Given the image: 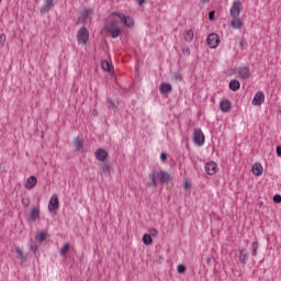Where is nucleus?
<instances>
[{
  "label": "nucleus",
  "instance_id": "f704fd0d",
  "mask_svg": "<svg viewBox=\"0 0 281 281\" xmlns=\"http://www.w3.org/2000/svg\"><path fill=\"white\" fill-rule=\"evenodd\" d=\"M15 254H18V256H20L21 260L25 259V256L23 255V250H21V248L16 247Z\"/></svg>",
  "mask_w": 281,
  "mask_h": 281
},
{
  "label": "nucleus",
  "instance_id": "72a5a7b5",
  "mask_svg": "<svg viewBox=\"0 0 281 281\" xmlns=\"http://www.w3.org/2000/svg\"><path fill=\"white\" fill-rule=\"evenodd\" d=\"M252 256H258V241L252 243Z\"/></svg>",
  "mask_w": 281,
  "mask_h": 281
},
{
  "label": "nucleus",
  "instance_id": "c9c22d12",
  "mask_svg": "<svg viewBox=\"0 0 281 281\" xmlns=\"http://www.w3.org/2000/svg\"><path fill=\"white\" fill-rule=\"evenodd\" d=\"M173 78L177 82H181V80H183V77L179 72H175Z\"/></svg>",
  "mask_w": 281,
  "mask_h": 281
},
{
  "label": "nucleus",
  "instance_id": "0eeeda50",
  "mask_svg": "<svg viewBox=\"0 0 281 281\" xmlns=\"http://www.w3.org/2000/svg\"><path fill=\"white\" fill-rule=\"evenodd\" d=\"M237 74L240 80H249L251 78V68L249 66H240L237 69Z\"/></svg>",
  "mask_w": 281,
  "mask_h": 281
},
{
  "label": "nucleus",
  "instance_id": "49530a36",
  "mask_svg": "<svg viewBox=\"0 0 281 281\" xmlns=\"http://www.w3.org/2000/svg\"><path fill=\"white\" fill-rule=\"evenodd\" d=\"M212 172H216V162H212Z\"/></svg>",
  "mask_w": 281,
  "mask_h": 281
},
{
  "label": "nucleus",
  "instance_id": "20e7f679",
  "mask_svg": "<svg viewBox=\"0 0 281 281\" xmlns=\"http://www.w3.org/2000/svg\"><path fill=\"white\" fill-rule=\"evenodd\" d=\"M193 144H195V146H203V144H205V134H203L201 128L193 131Z\"/></svg>",
  "mask_w": 281,
  "mask_h": 281
},
{
  "label": "nucleus",
  "instance_id": "473e14b6",
  "mask_svg": "<svg viewBox=\"0 0 281 281\" xmlns=\"http://www.w3.org/2000/svg\"><path fill=\"white\" fill-rule=\"evenodd\" d=\"M30 251H33L34 256H36L37 251H38V245L36 244H31L30 245Z\"/></svg>",
  "mask_w": 281,
  "mask_h": 281
},
{
  "label": "nucleus",
  "instance_id": "f3484780",
  "mask_svg": "<svg viewBox=\"0 0 281 281\" xmlns=\"http://www.w3.org/2000/svg\"><path fill=\"white\" fill-rule=\"evenodd\" d=\"M220 109L223 111V113H228V111L232 110V103L229 100H224L220 103Z\"/></svg>",
  "mask_w": 281,
  "mask_h": 281
},
{
  "label": "nucleus",
  "instance_id": "58836bf2",
  "mask_svg": "<svg viewBox=\"0 0 281 281\" xmlns=\"http://www.w3.org/2000/svg\"><path fill=\"white\" fill-rule=\"evenodd\" d=\"M157 234H159V232L157 231V228H150L149 229V236L153 238L155 236H157Z\"/></svg>",
  "mask_w": 281,
  "mask_h": 281
},
{
  "label": "nucleus",
  "instance_id": "b1692460",
  "mask_svg": "<svg viewBox=\"0 0 281 281\" xmlns=\"http://www.w3.org/2000/svg\"><path fill=\"white\" fill-rule=\"evenodd\" d=\"M247 258H249V254H247V250L243 249L239 252V260L243 262V265L247 263Z\"/></svg>",
  "mask_w": 281,
  "mask_h": 281
},
{
  "label": "nucleus",
  "instance_id": "2eb2a0df",
  "mask_svg": "<svg viewBox=\"0 0 281 281\" xmlns=\"http://www.w3.org/2000/svg\"><path fill=\"white\" fill-rule=\"evenodd\" d=\"M52 5H54V0H45L44 4L40 9L41 14H46V12H49V10H52Z\"/></svg>",
  "mask_w": 281,
  "mask_h": 281
},
{
  "label": "nucleus",
  "instance_id": "423d86ee",
  "mask_svg": "<svg viewBox=\"0 0 281 281\" xmlns=\"http://www.w3.org/2000/svg\"><path fill=\"white\" fill-rule=\"evenodd\" d=\"M240 12H243V2H240V0H236L231 7L229 14L232 18L240 16Z\"/></svg>",
  "mask_w": 281,
  "mask_h": 281
},
{
  "label": "nucleus",
  "instance_id": "aec40b11",
  "mask_svg": "<svg viewBox=\"0 0 281 281\" xmlns=\"http://www.w3.org/2000/svg\"><path fill=\"white\" fill-rule=\"evenodd\" d=\"M108 34H110L111 38H117L120 36V34H122V29H110L108 31Z\"/></svg>",
  "mask_w": 281,
  "mask_h": 281
},
{
  "label": "nucleus",
  "instance_id": "a19ab883",
  "mask_svg": "<svg viewBox=\"0 0 281 281\" xmlns=\"http://www.w3.org/2000/svg\"><path fill=\"white\" fill-rule=\"evenodd\" d=\"M273 201H274V203H281V195L280 194H276L273 196Z\"/></svg>",
  "mask_w": 281,
  "mask_h": 281
},
{
  "label": "nucleus",
  "instance_id": "3c124183",
  "mask_svg": "<svg viewBox=\"0 0 281 281\" xmlns=\"http://www.w3.org/2000/svg\"><path fill=\"white\" fill-rule=\"evenodd\" d=\"M211 260H212V259H211L210 257L206 258L207 265H210Z\"/></svg>",
  "mask_w": 281,
  "mask_h": 281
},
{
  "label": "nucleus",
  "instance_id": "cd10ccee",
  "mask_svg": "<svg viewBox=\"0 0 281 281\" xmlns=\"http://www.w3.org/2000/svg\"><path fill=\"white\" fill-rule=\"evenodd\" d=\"M143 243L144 245H153V237L150 236V234L143 235Z\"/></svg>",
  "mask_w": 281,
  "mask_h": 281
},
{
  "label": "nucleus",
  "instance_id": "393cba45",
  "mask_svg": "<svg viewBox=\"0 0 281 281\" xmlns=\"http://www.w3.org/2000/svg\"><path fill=\"white\" fill-rule=\"evenodd\" d=\"M91 12H93V10L86 8L83 11L80 12V19H82V21H87V19H89V14H91Z\"/></svg>",
  "mask_w": 281,
  "mask_h": 281
},
{
  "label": "nucleus",
  "instance_id": "f257e3e1",
  "mask_svg": "<svg viewBox=\"0 0 281 281\" xmlns=\"http://www.w3.org/2000/svg\"><path fill=\"white\" fill-rule=\"evenodd\" d=\"M148 179H149V181L147 182V187L148 188H157V181H159V183L161 186H168L170 183L172 177L170 176V172L162 169L158 172L151 171L148 175Z\"/></svg>",
  "mask_w": 281,
  "mask_h": 281
},
{
  "label": "nucleus",
  "instance_id": "2f4dec72",
  "mask_svg": "<svg viewBox=\"0 0 281 281\" xmlns=\"http://www.w3.org/2000/svg\"><path fill=\"white\" fill-rule=\"evenodd\" d=\"M211 168H212V160H210V161H207L205 164V172H206V175L212 176V172H210Z\"/></svg>",
  "mask_w": 281,
  "mask_h": 281
},
{
  "label": "nucleus",
  "instance_id": "7c9ffc66",
  "mask_svg": "<svg viewBox=\"0 0 281 281\" xmlns=\"http://www.w3.org/2000/svg\"><path fill=\"white\" fill-rule=\"evenodd\" d=\"M21 203L24 207H30V198L29 196L22 198Z\"/></svg>",
  "mask_w": 281,
  "mask_h": 281
},
{
  "label": "nucleus",
  "instance_id": "7ed1b4c3",
  "mask_svg": "<svg viewBox=\"0 0 281 281\" xmlns=\"http://www.w3.org/2000/svg\"><path fill=\"white\" fill-rule=\"evenodd\" d=\"M88 41H89V30H87L85 26H82L77 32V43L79 45H87Z\"/></svg>",
  "mask_w": 281,
  "mask_h": 281
},
{
  "label": "nucleus",
  "instance_id": "c756f323",
  "mask_svg": "<svg viewBox=\"0 0 281 281\" xmlns=\"http://www.w3.org/2000/svg\"><path fill=\"white\" fill-rule=\"evenodd\" d=\"M108 106H109V109H111L112 111H115V109H117V105H115V101L112 100L111 98H108Z\"/></svg>",
  "mask_w": 281,
  "mask_h": 281
},
{
  "label": "nucleus",
  "instance_id": "09e8293b",
  "mask_svg": "<svg viewBox=\"0 0 281 281\" xmlns=\"http://www.w3.org/2000/svg\"><path fill=\"white\" fill-rule=\"evenodd\" d=\"M209 21H212V11H209Z\"/></svg>",
  "mask_w": 281,
  "mask_h": 281
},
{
  "label": "nucleus",
  "instance_id": "f03ea898",
  "mask_svg": "<svg viewBox=\"0 0 281 281\" xmlns=\"http://www.w3.org/2000/svg\"><path fill=\"white\" fill-rule=\"evenodd\" d=\"M112 16H117V19H120L121 23H123L125 27H133V25L135 24V21L131 16L125 15L124 13L112 12Z\"/></svg>",
  "mask_w": 281,
  "mask_h": 281
},
{
  "label": "nucleus",
  "instance_id": "dca6fc26",
  "mask_svg": "<svg viewBox=\"0 0 281 281\" xmlns=\"http://www.w3.org/2000/svg\"><path fill=\"white\" fill-rule=\"evenodd\" d=\"M72 146L75 148V150L77 153H80V150H82L85 148V143L82 142V139H80V137L78 136L77 138H75L72 140Z\"/></svg>",
  "mask_w": 281,
  "mask_h": 281
},
{
  "label": "nucleus",
  "instance_id": "412c9836",
  "mask_svg": "<svg viewBox=\"0 0 281 281\" xmlns=\"http://www.w3.org/2000/svg\"><path fill=\"white\" fill-rule=\"evenodd\" d=\"M252 173L256 176V177H261L262 175V165L260 164H255L252 166Z\"/></svg>",
  "mask_w": 281,
  "mask_h": 281
},
{
  "label": "nucleus",
  "instance_id": "864d4df0",
  "mask_svg": "<svg viewBox=\"0 0 281 281\" xmlns=\"http://www.w3.org/2000/svg\"><path fill=\"white\" fill-rule=\"evenodd\" d=\"M240 45H243V42H240Z\"/></svg>",
  "mask_w": 281,
  "mask_h": 281
},
{
  "label": "nucleus",
  "instance_id": "9d476101",
  "mask_svg": "<svg viewBox=\"0 0 281 281\" xmlns=\"http://www.w3.org/2000/svg\"><path fill=\"white\" fill-rule=\"evenodd\" d=\"M94 157L97 161L104 162L105 159H109V151H106L104 148H99L95 150Z\"/></svg>",
  "mask_w": 281,
  "mask_h": 281
},
{
  "label": "nucleus",
  "instance_id": "9b49d317",
  "mask_svg": "<svg viewBox=\"0 0 281 281\" xmlns=\"http://www.w3.org/2000/svg\"><path fill=\"white\" fill-rule=\"evenodd\" d=\"M263 103H265V93H263L262 91H258V92L255 94L251 104H252L254 106H260V105L263 104Z\"/></svg>",
  "mask_w": 281,
  "mask_h": 281
},
{
  "label": "nucleus",
  "instance_id": "603ef678",
  "mask_svg": "<svg viewBox=\"0 0 281 281\" xmlns=\"http://www.w3.org/2000/svg\"><path fill=\"white\" fill-rule=\"evenodd\" d=\"M212 21H214V11H212Z\"/></svg>",
  "mask_w": 281,
  "mask_h": 281
},
{
  "label": "nucleus",
  "instance_id": "79ce46f5",
  "mask_svg": "<svg viewBox=\"0 0 281 281\" xmlns=\"http://www.w3.org/2000/svg\"><path fill=\"white\" fill-rule=\"evenodd\" d=\"M167 159H168V155H166V153H161L160 160L165 162Z\"/></svg>",
  "mask_w": 281,
  "mask_h": 281
},
{
  "label": "nucleus",
  "instance_id": "a18cd8bd",
  "mask_svg": "<svg viewBox=\"0 0 281 281\" xmlns=\"http://www.w3.org/2000/svg\"><path fill=\"white\" fill-rule=\"evenodd\" d=\"M183 188H184V190H188V188H190V183H188V181H184L183 182Z\"/></svg>",
  "mask_w": 281,
  "mask_h": 281
},
{
  "label": "nucleus",
  "instance_id": "6ab92c4d",
  "mask_svg": "<svg viewBox=\"0 0 281 281\" xmlns=\"http://www.w3.org/2000/svg\"><path fill=\"white\" fill-rule=\"evenodd\" d=\"M35 240H37V243H44V240H47V232L45 231L37 232L35 235Z\"/></svg>",
  "mask_w": 281,
  "mask_h": 281
},
{
  "label": "nucleus",
  "instance_id": "37998d69",
  "mask_svg": "<svg viewBox=\"0 0 281 281\" xmlns=\"http://www.w3.org/2000/svg\"><path fill=\"white\" fill-rule=\"evenodd\" d=\"M183 54H187V56H190V47L182 48Z\"/></svg>",
  "mask_w": 281,
  "mask_h": 281
},
{
  "label": "nucleus",
  "instance_id": "5701e85b",
  "mask_svg": "<svg viewBox=\"0 0 281 281\" xmlns=\"http://www.w3.org/2000/svg\"><path fill=\"white\" fill-rule=\"evenodd\" d=\"M229 89L231 91H238V89H240V81L233 79L229 82Z\"/></svg>",
  "mask_w": 281,
  "mask_h": 281
},
{
  "label": "nucleus",
  "instance_id": "4468645a",
  "mask_svg": "<svg viewBox=\"0 0 281 281\" xmlns=\"http://www.w3.org/2000/svg\"><path fill=\"white\" fill-rule=\"evenodd\" d=\"M36 183H37L36 176H30L26 180V183L24 184V188H26V190H32L33 188L36 187Z\"/></svg>",
  "mask_w": 281,
  "mask_h": 281
},
{
  "label": "nucleus",
  "instance_id": "f8f14e48",
  "mask_svg": "<svg viewBox=\"0 0 281 281\" xmlns=\"http://www.w3.org/2000/svg\"><path fill=\"white\" fill-rule=\"evenodd\" d=\"M233 30H240L244 25L243 19L240 16H233L231 21Z\"/></svg>",
  "mask_w": 281,
  "mask_h": 281
},
{
  "label": "nucleus",
  "instance_id": "ddd939ff",
  "mask_svg": "<svg viewBox=\"0 0 281 281\" xmlns=\"http://www.w3.org/2000/svg\"><path fill=\"white\" fill-rule=\"evenodd\" d=\"M171 92H172V85L166 83V82L160 83L159 93H161V95H166V93H171Z\"/></svg>",
  "mask_w": 281,
  "mask_h": 281
},
{
  "label": "nucleus",
  "instance_id": "ea45409f",
  "mask_svg": "<svg viewBox=\"0 0 281 281\" xmlns=\"http://www.w3.org/2000/svg\"><path fill=\"white\" fill-rule=\"evenodd\" d=\"M206 44L209 45L210 48H212V33H210L206 37Z\"/></svg>",
  "mask_w": 281,
  "mask_h": 281
},
{
  "label": "nucleus",
  "instance_id": "6e6552de",
  "mask_svg": "<svg viewBox=\"0 0 281 281\" xmlns=\"http://www.w3.org/2000/svg\"><path fill=\"white\" fill-rule=\"evenodd\" d=\"M113 13H111V15L109 16V19L106 20V22L104 23V30H115L120 27V21H117V19L113 18Z\"/></svg>",
  "mask_w": 281,
  "mask_h": 281
},
{
  "label": "nucleus",
  "instance_id": "4be33fe9",
  "mask_svg": "<svg viewBox=\"0 0 281 281\" xmlns=\"http://www.w3.org/2000/svg\"><path fill=\"white\" fill-rule=\"evenodd\" d=\"M212 49H215V47H218L221 45V37H218V34L212 33Z\"/></svg>",
  "mask_w": 281,
  "mask_h": 281
},
{
  "label": "nucleus",
  "instance_id": "c03bdc74",
  "mask_svg": "<svg viewBox=\"0 0 281 281\" xmlns=\"http://www.w3.org/2000/svg\"><path fill=\"white\" fill-rule=\"evenodd\" d=\"M277 155L278 157H281V146H277Z\"/></svg>",
  "mask_w": 281,
  "mask_h": 281
},
{
  "label": "nucleus",
  "instance_id": "de8ad7c7",
  "mask_svg": "<svg viewBox=\"0 0 281 281\" xmlns=\"http://www.w3.org/2000/svg\"><path fill=\"white\" fill-rule=\"evenodd\" d=\"M138 5H144L146 3V0H137Z\"/></svg>",
  "mask_w": 281,
  "mask_h": 281
},
{
  "label": "nucleus",
  "instance_id": "a878e982",
  "mask_svg": "<svg viewBox=\"0 0 281 281\" xmlns=\"http://www.w3.org/2000/svg\"><path fill=\"white\" fill-rule=\"evenodd\" d=\"M101 67H102V69H103V71H108L109 74H111V64L109 63V60H106V59H103L102 61H101Z\"/></svg>",
  "mask_w": 281,
  "mask_h": 281
},
{
  "label": "nucleus",
  "instance_id": "1a4fd4ad",
  "mask_svg": "<svg viewBox=\"0 0 281 281\" xmlns=\"http://www.w3.org/2000/svg\"><path fill=\"white\" fill-rule=\"evenodd\" d=\"M60 207V201L58 200V195L53 194L49 202H48V210L50 212H56Z\"/></svg>",
  "mask_w": 281,
  "mask_h": 281
},
{
  "label": "nucleus",
  "instance_id": "e433bc0d",
  "mask_svg": "<svg viewBox=\"0 0 281 281\" xmlns=\"http://www.w3.org/2000/svg\"><path fill=\"white\" fill-rule=\"evenodd\" d=\"M177 271H178V273H186V266L184 265H178Z\"/></svg>",
  "mask_w": 281,
  "mask_h": 281
},
{
  "label": "nucleus",
  "instance_id": "c85d7f7f",
  "mask_svg": "<svg viewBox=\"0 0 281 281\" xmlns=\"http://www.w3.org/2000/svg\"><path fill=\"white\" fill-rule=\"evenodd\" d=\"M69 249H71V245L69 244H65L61 248H60V256H67V251H69Z\"/></svg>",
  "mask_w": 281,
  "mask_h": 281
},
{
  "label": "nucleus",
  "instance_id": "39448f33",
  "mask_svg": "<svg viewBox=\"0 0 281 281\" xmlns=\"http://www.w3.org/2000/svg\"><path fill=\"white\" fill-rule=\"evenodd\" d=\"M37 218H41V209L38 206H34L26 214V221L27 223H36Z\"/></svg>",
  "mask_w": 281,
  "mask_h": 281
},
{
  "label": "nucleus",
  "instance_id": "4c0bfd02",
  "mask_svg": "<svg viewBox=\"0 0 281 281\" xmlns=\"http://www.w3.org/2000/svg\"><path fill=\"white\" fill-rule=\"evenodd\" d=\"M5 45V34H0V47H3Z\"/></svg>",
  "mask_w": 281,
  "mask_h": 281
},
{
  "label": "nucleus",
  "instance_id": "a211bd4d",
  "mask_svg": "<svg viewBox=\"0 0 281 281\" xmlns=\"http://www.w3.org/2000/svg\"><path fill=\"white\" fill-rule=\"evenodd\" d=\"M183 38L186 43H192V41L194 40V31L192 30L184 31Z\"/></svg>",
  "mask_w": 281,
  "mask_h": 281
},
{
  "label": "nucleus",
  "instance_id": "bb28decb",
  "mask_svg": "<svg viewBox=\"0 0 281 281\" xmlns=\"http://www.w3.org/2000/svg\"><path fill=\"white\" fill-rule=\"evenodd\" d=\"M100 175H111V166L103 164L100 169Z\"/></svg>",
  "mask_w": 281,
  "mask_h": 281
},
{
  "label": "nucleus",
  "instance_id": "8fccbe9b",
  "mask_svg": "<svg viewBox=\"0 0 281 281\" xmlns=\"http://www.w3.org/2000/svg\"><path fill=\"white\" fill-rule=\"evenodd\" d=\"M202 3L205 5V3H210V0H203Z\"/></svg>",
  "mask_w": 281,
  "mask_h": 281
}]
</instances>
